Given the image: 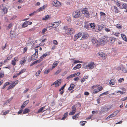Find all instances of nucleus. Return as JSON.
<instances>
[{"label": "nucleus", "instance_id": "obj_21", "mask_svg": "<svg viewBox=\"0 0 127 127\" xmlns=\"http://www.w3.org/2000/svg\"><path fill=\"white\" fill-rule=\"evenodd\" d=\"M65 32L66 34L68 35H71V29H67L66 30Z\"/></svg>", "mask_w": 127, "mask_h": 127}, {"label": "nucleus", "instance_id": "obj_6", "mask_svg": "<svg viewBox=\"0 0 127 127\" xmlns=\"http://www.w3.org/2000/svg\"><path fill=\"white\" fill-rule=\"evenodd\" d=\"M80 11L77 10L73 12L72 14L73 17L74 18H77L79 17L80 16Z\"/></svg>", "mask_w": 127, "mask_h": 127}, {"label": "nucleus", "instance_id": "obj_30", "mask_svg": "<svg viewBox=\"0 0 127 127\" xmlns=\"http://www.w3.org/2000/svg\"><path fill=\"white\" fill-rule=\"evenodd\" d=\"M122 70V71L125 73L127 72V68L125 67H123Z\"/></svg>", "mask_w": 127, "mask_h": 127}, {"label": "nucleus", "instance_id": "obj_31", "mask_svg": "<svg viewBox=\"0 0 127 127\" xmlns=\"http://www.w3.org/2000/svg\"><path fill=\"white\" fill-rule=\"evenodd\" d=\"M90 25L92 28L93 29L95 28V25L94 23H91L90 24Z\"/></svg>", "mask_w": 127, "mask_h": 127}, {"label": "nucleus", "instance_id": "obj_22", "mask_svg": "<svg viewBox=\"0 0 127 127\" xmlns=\"http://www.w3.org/2000/svg\"><path fill=\"white\" fill-rule=\"evenodd\" d=\"M47 7L46 5H43V6L40 7L39 9H38L37 11H38V12H39L40 11H41L43 10V9Z\"/></svg>", "mask_w": 127, "mask_h": 127}, {"label": "nucleus", "instance_id": "obj_29", "mask_svg": "<svg viewBox=\"0 0 127 127\" xmlns=\"http://www.w3.org/2000/svg\"><path fill=\"white\" fill-rule=\"evenodd\" d=\"M79 115V113H78L77 114L74 115L72 117V119H75L77 118L78 117Z\"/></svg>", "mask_w": 127, "mask_h": 127}, {"label": "nucleus", "instance_id": "obj_58", "mask_svg": "<svg viewBox=\"0 0 127 127\" xmlns=\"http://www.w3.org/2000/svg\"><path fill=\"white\" fill-rule=\"evenodd\" d=\"M50 71L49 70H46L44 71V73L45 74H47Z\"/></svg>", "mask_w": 127, "mask_h": 127}, {"label": "nucleus", "instance_id": "obj_3", "mask_svg": "<svg viewBox=\"0 0 127 127\" xmlns=\"http://www.w3.org/2000/svg\"><path fill=\"white\" fill-rule=\"evenodd\" d=\"M35 53L31 57V60H34L37 59L38 57V50L37 49H35Z\"/></svg>", "mask_w": 127, "mask_h": 127}, {"label": "nucleus", "instance_id": "obj_39", "mask_svg": "<svg viewBox=\"0 0 127 127\" xmlns=\"http://www.w3.org/2000/svg\"><path fill=\"white\" fill-rule=\"evenodd\" d=\"M18 81L16 80L14 82H13L12 83V84L13 85V86L14 87L15 85L16 84H17L18 83Z\"/></svg>", "mask_w": 127, "mask_h": 127}, {"label": "nucleus", "instance_id": "obj_53", "mask_svg": "<svg viewBox=\"0 0 127 127\" xmlns=\"http://www.w3.org/2000/svg\"><path fill=\"white\" fill-rule=\"evenodd\" d=\"M40 70H39L36 73L35 75L36 76H37L39 75V74L40 73Z\"/></svg>", "mask_w": 127, "mask_h": 127}, {"label": "nucleus", "instance_id": "obj_1", "mask_svg": "<svg viewBox=\"0 0 127 127\" xmlns=\"http://www.w3.org/2000/svg\"><path fill=\"white\" fill-rule=\"evenodd\" d=\"M92 88L94 89L93 91V93L94 94H96L102 89V87L99 85L94 86Z\"/></svg>", "mask_w": 127, "mask_h": 127}, {"label": "nucleus", "instance_id": "obj_60", "mask_svg": "<svg viewBox=\"0 0 127 127\" xmlns=\"http://www.w3.org/2000/svg\"><path fill=\"white\" fill-rule=\"evenodd\" d=\"M44 107H42L40 108L38 110V111H42L44 108Z\"/></svg>", "mask_w": 127, "mask_h": 127}, {"label": "nucleus", "instance_id": "obj_25", "mask_svg": "<svg viewBox=\"0 0 127 127\" xmlns=\"http://www.w3.org/2000/svg\"><path fill=\"white\" fill-rule=\"evenodd\" d=\"M88 78V77L87 76H85L84 77L81 78V82H83L85 79H87Z\"/></svg>", "mask_w": 127, "mask_h": 127}, {"label": "nucleus", "instance_id": "obj_59", "mask_svg": "<svg viewBox=\"0 0 127 127\" xmlns=\"http://www.w3.org/2000/svg\"><path fill=\"white\" fill-rule=\"evenodd\" d=\"M19 75V73L16 74L13 76V78H15Z\"/></svg>", "mask_w": 127, "mask_h": 127}, {"label": "nucleus", "instance_id": "obj_7", "mask_svg": "<svg viewBox=\"0 0 127 127\" xmlns=\"http://www.w3.org/2000/svg\"><path fill=\"white\" fill-rule=\"evenodd\" d=\"M53 5L56 7H59L61 6V3L57 0H55L53 3Z\"/></svg>", "mask_w": 127, "mask_h": 127}, {"label": "nucleus", "instance_id": "obj_2", "mask_svg": "<svg viewBox=\"0 0 127 127\" xmlns=\"http://www.w3.org/2000/svg\"><path fill=\"white\" fill-rule=\"evenodd\" d=\"M95 66V63L94 62H91L89 63L88 64L84 67V68H85L92 69H93Z\"/></svg>", "mask_w": 127, "mask_h": 127}, {"label": "nucleus", "instance_id": "obj_28", "mask_svg": "<svg viewBox=\"0 0 127 127\" xmlns=\"http://www.w3.org/2000/svg\"><path fill=\"white\" fill-rule=\"evenodd\" d=\"M121 37H122L123 39L126 41H127V38H126L125 35L124 34H121Z\"/></svg>", "mask_w": 127, "mask_h": 127}, {"label": "nucleus", "instance_id": "obj_61", "mask_svg": "<svg viewBox=\"0 0 127 127\" xmlns=\"http://www.w3.org/2000/svg\"><path fill=\"white\" fill-rule=\"evenodd\" d=\"M107 94H108V92H105L104 93H103L102 94H101L100 95V96L103 95H106Z\"/></svg>", "mask_w": 127, "mask_h": 127}, {"label": "nucleus", "instance_id": "obj_5", "mask_svg": "<svg viewBox=\"0 0 127 127\" xmlns=\"http://www.w3.org/2000/svg\"><path fill=\"white\" fill-rule=\"evenodd\" d=\"M91 41L94 46H97L99 45V44L98 41L94 38L92 37V38Z\"/></svg>", "mask_w": 127, "mask_h": 127}, {"label": "nucleus", "instance_id": "obj_10", "mask_svg": "<svg viewBox=\"0 0 127 127\" xmlns=\"http://www.w3.org/2000/svg\"><path fill=\"white\" fill-rule=\"evenodd\" d=\"M118 113L117 112H114L112 114L108 116L106 119V120H108L110 118H112L116 116Z\"/></svg>", "mask_w": 127, "mask_h": 127}, {"label": "nucleus", "instance_id": "obj_26", "mask_svg": "<svg viewBox=\"0 0 127 127\" xmlns=\"http://www.w3.org/2000/svg\"><path fill=\"white\" fill-rule=\"evenodd\" d=\"M96 112H92V115H91L89 117H87L86 118L87 119H91L92 118V117L93 116V115Z\"/></svg>", "mask_w": 127, "mask_h": 127}, {"label": "nucleus", "instance_id": "obj_20", "mask_svg": "<svg viewBox=\"0 0 127 127\" xmlns=\"http://www.w3.org/2000/svg\"><path fill=\"white\" fill-rule=\"evenodd\" d=\"M99 55L101 57L105 59L106 57V55L103 52H101L100 53H99Z\"/></svg>", "mask_w": 127, "mask_h": 127}, {"label": "nucleus", "instance_id": "obj_23", "mask_svg": "<svg viewBox=\"0 0 127 127\" xmlns=\"http://www.w3.org/2000/svg\"><path fill=\"white\" fill-rule=\"evenodd\" d=\"M59 61H56L53 64L52 69H53L57 66L58 64L59 63Z\"/></svg>", "mask_w": 127, "mask_h": 127}, {"label": "nucleus", "instance_id": "obj_43", "mask_svg": "<svg viewBox=\"0 0 127 127\" xmlns=\"http://www.w3.org/2000/svg\"><path fill=\"white\" fill-rule=\"evenodd\" d=\"M103 28L102 26H98V30L99 31L101 30Z\"/></svg>", "mask_w": 127, "mask_h": 127}, {"label": "nucleus", "instance_id": "obj_18", "mask_svg": "<svg viewBox=\"0 0 127 127\" xmlns=\"http://www.w3.org/2000/svg\"><path fill=\"white\" fill-rule=\"evenodd\" d=\"M109 83L111 85V86L115 85L116 84V81L113 79H112L110 80Z\"/></svg>", "mask_w": 127, "mask_h": 127}, {"label": "nucleus", "instance_id": "obj_8", "mask_svg": "<svg viewBox=\"0 0 127 127\" xmlns=\"http://www.w3.org/2000/svg\"><path fill=\"white\" fill-rule=\"evenodd\" d=\"M1 8L2 10V12H3L4 14H6L7 11V9L9 7L8 6L6 5L3 7V8L1 7V6L0 7Z\"/></svg>", "mask_w": 127, "mask_h": 127}, {"label": "nucleus", "instance_id": "obj_4", "mask_svg": "<svg viewBox=\"0 0 127 127\" xmlns=\"http://www.w3.org/2000/svg\"><path fill=\"white\" fill-rule=\"evenodd\" d=\"M87 8H83L82 10V12L83 14H86L85 16L86 17L88 18L90 16V14Z\"/></svg>", "mask_w": 127, "mask_h": 127}, {"label": "nucleus", "instance_id": "obj_12", "mask_svg": "<svg viewBox=\"0 0 127 127\" xmlns=\"http://www.w3.org/2000/svg\"><path fill=\"white\" fill-rule=\"evenodd\" d=\"M29 100H27L25 101L23 103L22 105L21 106V108L20 110V111H22V109L24 108V107L26 106L27 104L29 102Z\"/></svg>", "mask_w": 127, "mask_h": 127}, {"label": "nucleus", "instance_id": "obj_57", "mask_svg": "<svg viewBox=\"0 0 127 127\" xmlns=\"http://www.w3.org/2000/svg\"><path fill=\"white\" fill-rule=\"evenodd\" d=\"M47 29L46 28H44L42 30V32L43 33H44L46 31Z\"/></svg>", "mask_w": 127, "mask_h": 127}, {"label": "nucleus", "instance_id": "obj_40", "mask_svg": "<svg viewBox=\"0 0 127 127\" xmlns=\"http://www.w3.org/2000/svg\"><path fill=\"white\" fill-rule=\"evenodd\" d=\"M66 20L68 22H71V18L70 17H67L66 18Z\"/></svg>", "mask_w": 127, "mask_h": 127}, {"label": "nucleus", "instance_id": "obj_36", "mask_svg": "<svg viewBox=\"0 0 127 127\" xmlns=\"http://www.w3.org/2000/svg\"><path fill=\"white\" fill-rule=\"evenodd\" d=\"M41 61V60L40 59H39L38 60H36L33 62L34 64H36L40 63Z\"/></svg>", "mask_w": 127, "mask_h": 127}, {"label": "nucleus", "instance_id": "obj_15", "mask_svg": "<svg viewBox=\"0 0 127 127\" xmlns=\"http://www.w3.org/2000/svg\"><path fill=\"white\" fill-rule=\"evenodd\" d=\"M89 36L88 34L86 33H84L83 34L81 39H80L83 40L85 39H86L88 38Z\"/></svg>", "mask_w": 127, "mask_h": 127}, {"label": "nucleus", "instance_id": "obj_32", "mask_svg": "<svg viewBox=\"0 0 127 127\" xmlns=\"http://www.w3.org/2000/svg\"><path fill=\"white\" fill-rule=\"evenodd\" d=\"M114 8L115 9V11H114L115 12V13H118L119 12V10L118 9L117 7H116V6H114Z\"/></svg>", "mask_w": 127, "mask_h": 127}, {"label": "nucleus", "instance_id": "obj_24", "mask_svg": "<svg viewBox=\"0 0 127 127\" xmlns=\"http://www.w3.org/2000/svg\"><path fill=\"white\" fill-rule=\"evenodd\" d=\"M120 7L121 8H124L127 9V5L126 3H123L122 5V6H120Z\"/></svg>", "mask_w": 127, "mask_h": 127}, {"label": "nucleus", "instance_id": "obj_45", "mask_svg": "<svg viewBox=\"0 0 127 127\" xmlns=\"http://www.w3.org/2000/svg\"><path fill=\"white\" fill-rule=\"evenodd\" d=\"M76 106V105H74L73 106H72V109H73L72 110V111H74L76 110V109L75 107V106Z\"/></svg>", "mask_w": 127, "mask_h": 127}, {"label": "nucleus", "instance_id": "obj_50", "mask_svg": "<svg viewBox=\"0 0 127 127\" xmlns=\"http://www.w3.org/2000/svg\"><path fill=\"white\" fill-rule=\"evenodd\" d=\"M11 64L13 65H15L16 64V62L13 60L12 61Z\"/></svg>", "mask_w": 127, "mask_h": 127}, {"label": "nucleus", "instance_id": "obj_38", "mask_svg": "<svg viewBox=\"0 0 127 127\" xmlns=\"http://www.w3.org/2000/svg\"><path fill=\"white\" fill-rule=\"evenodd\" d=\"M26 70L25 69H23L19 72L18 73L19 74H21L22 73L24 72L25 71H26Z\"/></svg>", "mask_w": 127, "mask_h": 127}, {"label": "nucleus", "instance_id": "obj_17", "mask_svg": "<svg viewBox=\"0 0 127 127\" xmlns=\"http://www.w3.org/2000/svg\"><path fill=\"white\" fill-rule=\"evenodd\" d=\"M10 36L11 38H13L15 37L16 34L13 31H11L10 32Z\"/></svg>", "mask_w": 127, "mask_h": 127}, {"label": "nucleus", "instance_id": "obj_13", "mask_svg": "<svg viewBox=\"0 0 127 127\" xmlns=\"http://www.w3.org/2000/svg\"><path fill=\"white\" fill-rule=\"evenodd\" d=\"M61 23L60 21H58L57 22H55L54 24H51V25H51L50 26H49V28H50V27H53L54 28H56L59 25L60 23Z\"/></svg>", "mask_w": 127, "mask_h": 127}, {"label": "nucleus", "instance_id": "obj_48", "mask_svg": "<svg viewBox=\"0 0 127 127\" xmlns=\"http://www.w3.org/2000/svg\"><path fill=\"white\" fill-rule=\"evenodd\" d=\"M119 93L120 94H124V93H125V92L121 91H117V93Z\"/></svg>", "mask_w": 127, "mask_h": 127}, {"label": "nucleus", "instance_id": "obj_42", "mask_svg": "<svg viewBox=\"0 0 127 127\" xmlns=\"http://www.w3.org/2000/svg\"><path fill=\"white\" fill-rule=\"evenodd\" d=\"M49 17V16L48 15H47L45 17V18H43V19L44 20H46L48 19Z\"/></svg>", "mask_w": 127, "mask_h": 127}, {"label": "nucleus", "instance_id": "obj_52", "mask_svg": "<svg viewBox=\"0 0 127 127\" xmlns=\"http://www.w3.org/2000/svg\"><path fill=\"white\" fill-rule=\"evenodd\" d=\"M17 17V16L16 15H14L11 18V19L12 20H13L15 19Z\"/></svg>", "mask_w": 127, "mask_h": 127}, {"label": "nucleus", "instance_id": "obj_37", "mask_svg": "<svg viewBox=\"0 0 127 127\" xmlns=\"http://www.w3.org/2000/svg\"><path fill=\"white\" fill-rule=\"evenodd\" d=\"M124 81V78H120L118 80V81L119 83H121L123 81Z\"/></svg>", "mask_w": 127, "mask_h": 127}, {"label": "nucleus", "instance_id": "obj_19", "mask_svg": "<svg viewBox=\"0 0 127 127\" xmlns=\"http://www.w3.org/2000/svg\"><path fill=\"white\" fill-rule=\"evenodd\" d=\"M50 55V53L49 52H46L40 58V59L41 60L43 58L49 55Z\"/></svg>", "mask_w": 127, "mask_h": 127}, {"label": "nucleus", "instance_id": "obj_35", "mask_svg": "<svg viewBox=\"0 0 127 127\" xmlns=\"http://www.w3.org/2000/svg\"><path fill=\"white\" fill-rule=\"evenodd\" d=\"M25 58H23V60L21 61H20V63L21 64H23L26 61V60L24 59Z\"/></svg>", "mask_w": 127, "mask_h": 127}, {"label": "nucleus", "instance_id": "obj_51", "mask_svg": "<svg viewBox=\"0 0 127 127\" xmlns=\"http://www.w3.org/2000/svg\"><path fill=\"white\" fill-rule=\"evenodd\" d=\"M66 84L64 85L63 87H62L59 90V91H61V90H63Z\"/></svg>", "mask_w": 127, "mask_h": 127}, {"label": "nucleus", "instance_id": "obj_47", "mask_svg": "<svg viewBox=\"0 0 127 127\" xmlns=\"http://www.w3.org/2000/svg\"><path fill=\"white\" fill-rule=\"evenodd\" d=\"M113 34L114 35H115L117 36H118L120 34V33L118 32H115L113 33Z\"/></svg>", "mask_w": 127, "mask_h": 127}, {"label": "nucleus", "instance_id": "obj_27", "mask_svg": "<svg viewBox=\"0 0 127 127\" xmlns=\"http://www.w3.org/2000/svg\"><path fill=\"white\" fill-rule=\"evenodd\" d=\"M28 22L27 21H26L24 22L22 24V27L25 28L27 27L28 25Z\"/></svg>", "mask_w": 127, "mask_h": 127}, {"label": "nucleus", "instance_id": "obj_44", "mask_svg": "<svg viewBox=\"0 0 127 127\" xmlns=\"http://www.w3.org/2000/svg\"><path fill=\"white\" fill-rule=\"evenodd\" d=\"M53 43L55 45H57L58 44V42L56 40H53Z\"/></svg>", "mask_w": 127, "mask_h": 127}, {"label": "nucleus", "instance_id": "obj_33", "mask_svg": "<svg viewBox=\"0 0 127 127\" xmlns=\"http://www.w3.org/2000/svg\"><path fill=\"white\" fill-rule=\"evenodd\" d=\"M86 123L87 122L85 121H81L80 122V125L82 126L85 125V123Z\"/></svg>", "mask_w": 127, "mask_h": 127}, {"label": "nucleus", "instance_id": "obj_55", "mask_svg": "<svg viewBox=\"0 0 127 127\" xmlns=\"http://www.w3.org/2000/svg\"><path fill=\"white\" fill-rule=\"evenodd\" d=\"M4 76L3 73H0V78H1L2 77Z\"/></svg>", "mask_w": 127, "mask_h": 127}, {"label": "nucleus", "instance_id": "obj_16", "mask_svg": "<svg viewBox=\"0 0 127 127\" xmlns=\"http://www.w3.org/2000/svg\"><path fill=\"white\" fill-rule=\"evenodd\" d=\"M82 34V33L81 32H79L78 34H77L74 36V41H76L78 38L81 36Z\"/></svg>", "mask_w": 127, "mask_h": 127}, {"label": "nucleus", "instance_id": "obj_41", "mask_svg": "<svg viewBox=\"0 0 127 127\" xmlns=\"http://www.w3.org/2000/svg\"><path fill=\"white\" fill-rule=\"evenodd\" d=\"M61 71V69H59L55 73V74L56 75L58 74Z\"/></svg>", "mask_w": 127, "mask_h": 127}, {"label": "nucleus", "instance_id": "obj_9", "mask_svg": "<svg viewBox=\"0 0 127 127\" xmlns=\"http://www.w3.org/2000/svg\"><path fill=\"white\" fill-rule=\"evenodd\" d=\"M98 42L99 44V45H104L106 43V40L105 38L101 39Z\"/></svg>", "mask_w": 127, "mask_h": 127}, {"label": "nucleus", "instance_id": "obj_63", "mask_svg": "<svg viewBox=\"0 0 127 127\" xmlns=\"http://www.w3.org/2000/svg\"><path fill=\"white\" fill-rule=\"evenodd\" d=\"M79 79V78L78 77H76L74 79V80L75 81H77Z\"/></svg>", "mask_w": 127, "mask_h": 127}, {"label": "nucleus", "instance_id": "obj_14", "mask_svg": "<svg viewBox=\"0 0 127 127\" xmlns=\"http://www.w3.org/2000/svg\"><path fill=\"white\" fill-rule=\"evenodd\" d=\"M61 83V80H60L59 81L57 80L53 83L52 85H55V87H57L60 85Z\"/></svg>", "mask_w": 127, "mask_h": 127}, {"label": "nucleus", "instance_id": "obj_49", "mask_svg": "<svg viewBox=\"0 0 127 127\" xmlns=\"http://www.w3.org/2000/svg\"><path fill=\"white\" fill-rule=\"evenodd\" d=\"M13 60L16 62L18 61L19 59L18 57H16L14 58V60Z\"/></svg>", "mask_w": 127, "mask_h": 127}, {"label": "nucleus", "instance_id": "obj_62", "mask_svg": "<svg viewBox=\"0 0 127 127\" xmlns=\"http://www.w3.org/2000/svg\"><path fill=\"white\" fill-rule=\"evenodd\" d=\"M105 30L107 32H109L110 31V30L108 28H105Z\"/></svg>", "mask_w": 127, "mask_h": 127}, {"label": "nucleus", "instance_id": "obj_11", "mask_svg": "<svg viewBox=\"0 0 127 127\" xmlns=\"http://www.w3.org/2000/svg\"><path fill=\"white\" fill-rule=\"evenodd\" d=\"M82 62L79 61L78 60H76L75 59H72V66L76 64L79 63H82Z\"/></svg>", "mask_w": 127, "mask_h": 127}, {"label": "nucleus", "instance_id": "obj_54", "mask_svg": "<svg viewBox=\"0 0 127 127\" xmlns=\"http://www.w3.org/2000/svg\"><path fill=\"white\" fill-rule=\"evenodd\" d=\"M100 14L101 16H105V14L104 12H100Z\"/></svg>", "mask_w": 127, "mask_h": 127}, {"label": "nucleus", "instance_id": "obj_46", "mask_svg": "<svg viewBox=\"0 0 127 127\" xmlns=\"http://www.w3.org/2000/svg\"><path fill=\"white\" fill-rule=\"evenodd\" d=\"M76 66L79 69L82 66V65L81 64H77Z\"/></svg>", "mask_w": 127, "mask_h": 127}, {"label": "nucleus", "instance_id": "obj_64", "mask_svg": "<svg viewBox=\"0 0 127 127\" xmlns=\"http://www.w3.org/2000/svg\"><path fill=\"white\" fill-rule=\"evenodd\" d=\"M116 27L118 29H121L122 28V27L121 25H117L116 26Z\"/></svg>", "mask_w": 127, "mask_h": 127}, {"label": "nucleus", "instance_id": "obj_34", "mask_svg": "<svg viewBox=\"0 0 127 127\" xmlns=\"http://www.w3.org/2000/svg\"><path fill=\"white\" fill-rule=\"evenodd\" d=\"M80 74V72H77L75 73V74H73V75H72V77H75L76 76H78Z\"/></svg>", "mask_w": 127, "mask_h": 127}, {"label": "nucleus", "instance_id": "obj_56", "mask_svg": "<svg viewBox=\"0 0 127 127\" xmlns=\"http://www.w3.org/2000/svg\"><path fill=\"white\" fill-rule=\"evenodd\" d=\"M12 24H12L10 23L8 25V29H9L10 28H11V27L12 25Z\"/></svg>", "mask_w": 127, "mask_h": 127}]
</instances>
